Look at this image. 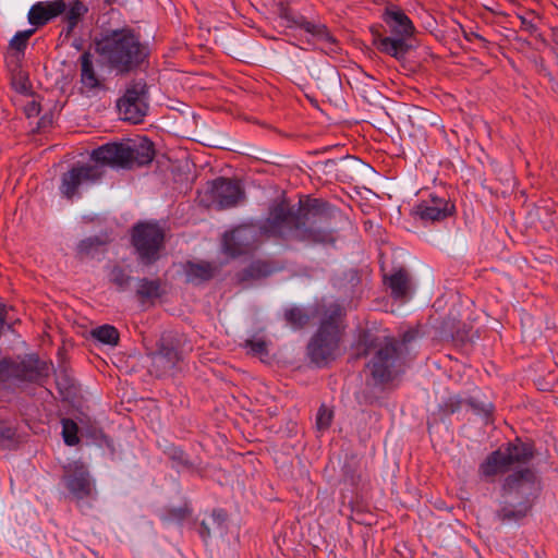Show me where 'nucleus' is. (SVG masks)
Wrapping results in <instances>:
<instances>
[{
    "label": "nucleus",
    "instance_id": "nucleus-21",
    "mask_svg": "<svg viewBox=\"0 0 558 558\" xmlns=\"http://www.w3.org/2000/svg\"><path fill=\"white\" fill-rule=\"evenodd\" d=\"M110 242L107 234L93 235L80 241L76 247L80 257H94Z\"/></svg>",
    "mask_w": 558,
    "mask_h": 558
},
{
    "label": "nucleus",
    "instance_id": "nucleus-26",
    "mask_svg": "<svg viewBox=\"0 0 558 558\" xmlns=\"http://www.w3.org/2000/svg\"><path fill=\"white\" fill-rule=\"evenodd\" d=\"M86 12L87 7L80 0H74L71 3L66 12V21L69 25L68 32H71L77 25L78 21Z\"/></svg>",
    "mask_w": 558,
    "mask_h": 558
},
{
    "label": "nucleus",
    "instance_id": "nucleus-18",
    "mask_svg": "<svg viewBox=\"0 0 558 558\" xmlns=\"http://www.w3.org/2000/svg\"><path fill=\"white\" fill-rule=\"evenodd\" d=\"M218 267L209 262H186L184 265V274L186 277V281L199 284L202 282L208 281L216 275Z\"/></svg>",
    "mask_w": 558,
    "mask_h": 558
},
{
    "label": "nucleus",
    "instance_id": "nucleus-7",
    "mask_svg": "<svg viewBox=\"0 0 558 558\" xmlns=\"http://www.w3.org/2000/svg\"><path fill=\"white\" fill-rule=\"evenodd\" d=\"M279 17L284 22L287 28L304 31L308 36L302 43L314 46L315 43L323 44V49L336 52L338 49L336 38L330 34L326 25L306 20L300 13L280 4Z\"/></svg>",
    "mask_w": 558,
    "mask_h": 558
},
{
    "label": "nucleus",
    "instance_id": "nucleus-19",
    "mask_svg": "<svg viewBox=\"0 0 558 558\" xmlns=\"http://www.w3.org/2000/svg\"><path fill=\"white\" fill-rule=\"evenodd\" d=\"M81 64V83L88 92L101 88V81L96 73L93 62V54L89 51H84L80 57Z\"/></svg>",
    "mask_w": 558,
    "mask_h": 558
},
{
    "label": "nucleus",
    "instance_id": "nucleus-4",
    "mask_svg": "<svg viewBox=\"0 0 558 558\" xmlns=\"http://www.w3.org/2000/svg\"><path fill=\"white\" fill-rule=\"evenodd\" d=\"M341 315L342 308L338 304L330 305L307 343V356L317 367H326L339 355L341 331L338 320Z\"/></svg>",
    "mask_w": 558,
    "mask_h": 558
},
{
    "label": "nucleus",
    "instance_id": "nucleus-29",
    "mask_svg": "<svg viewBox=\"0 0 558 558\" xmlns=\"http://www.w3.org/2000/svg\"><path fill=\"white\" fill-rule=\"evenodd\" d=\"M160 283L158 280L141 279L137 288V295L143 299L159 296Z\"/></svg>",
    "mask_w": 558,
    "mask_h": 558
},
{
    "label": "nucleus",
    "instance_id": "nucleus-16",
    "mask_svg": "<svg viewBox=\"0 0 558 558\" xmlns=\"http://www.w3.org/2000/svg\"><path fill=\"white\" fill-rule=\"evenodd\" d=\"M149 356L158 376L171 373L182 360L179 342L171 336H162L157 342V350Z\"/></svg>",
    "mask_w": 558,
    "mask_h": 558
},
{
    "label": "nucleus",
    "instance_id": "nucleus-43",
    "mask_svg": "<svg viewBox=\"0 0 558 558\" xmlns=\"http://www.w3.org/2000/svg\"><path fill=\"white\" fill-rule=\"evenodd\" d=\"M335 163H336V162H335V160H332V159H328V160H326V162H325V167H332V166H335Z\"/></svg>",
    "mask_w": 558,
    "mask_h": 558
},
{
    "label": "nucleus",
    "instance_id": "nucleus-34",
    "mask_svg": "<svg viewBox=\"0 0 558 558\" xmlns=\"http://www.w3.org/2000/svg\"><path fill=\"white\" fill-rule=\"evenodd\" d=\"M464 400L459 396H450L447 400L444 401L441 408L445 413L453 414L461 410Z\"/></svg>",
    "mask_w": 558,
    "mask_h": 558
},
{
    "label": "nucleus",
    "instance_id": "nucleus-23",
    "mask_svg": "<svg viewBox=\"0 0 558 558\" xmlns=\"http://www.w3.org/2000/svg\"><path fill=\"white\" fill-rule=\"evenodd\" d=\"M92 337L104 344L117 345L119 342V331L114 326L102 325L94 328Z\"/></svg>",
    "mask_w": 558,
    "mask_h": 558
},
{
    "label": "nucleus",
    "instance_id": "nucleus-36",
    "mask_svg": "<svg viewBox=\"0 0 558 558\" xmlns=\"http://www.w3.org/2000/svg\"><path fill=\"white\" fill-rule=\"evenodd\" d=\"M13 383L11 357L0 360V384Z\"/></svg>",
    "mask_w": 558,
    "mask_h": 558
},
{
    "label": "nucleus",
    "instance_id": "nucleus-32",
    "mask_svg": "<svg viewBox=\"0 0 558 558\" xmlns=\"http://www.w3.org/2000/svg\"><path fill=\"white\" fill-rule=\"evenodd\" d=\"M35 33V29H26L23 32H17L10 41V47L15 49L19 52L25 50L27 46V41L31 36Z\"/></svg>",
    "mask_w": 558,
    "mask_h": 558
},
{
    "label": "nucleus",
    "instance_id": "nucleus-39",
    "mask_svg": "<svg viewBox=\"0 0 558 558\" xmlns=\"http://www.w3.org/2000/svg\"><path fill=\"white\" fill-rule=\"evenodd\" d=\"M11 330L12 326L7 322V308L0 304V337L3 335L4 329Z\"/></svg>",
    "mask_w": 558,
    "mask_h": 558
},
{
    "label": "nucleus",
    "instance_id": "nucleus-13",
    "mask_svg": "<svg viewBox=\"0 0 558 558\" xmlns=\"http://www.w3.org/2000/svg\"><path fill=\"white\" fill-rule=\"evenodd\" d=\"M456 213L454 203L447 196L429 194L412 208V216L423 223L442 221Z\"/></svg>",
    "mask_w": 558,
    "mask_h": 558
},
{
    "label": "nucleus",
    "instance_id": "nucleus-11",
    "mask_svg": "<svg viewBox=\"0 0 558 558\" xmlns=\"http://www.w3.org/2000/svg\"><path fill=\"white\" fill-rule=\"evenodd\" d=\"M104 172L99 165L75 163L62 174L60 192L64 197L72 199L81 186L98 183Z\"/></svg>",
    "mask_w": 558,
    "mask_h": 558
},
{
    "label": "nucleus",
    "instance_id": "nucleus-9",
    "mask_svg": "<svg viewBox=\"0 0 558 558\" xmlns=\"http://www.w3.org/2000/svg\"><path fill=\"white\" fill-rule=\"evenodd\" d=\"M163 241L165 233L158 223L138 222L132 229L131 242L138 260L144 265H151L159 259Z\"/></svg>",
    "mask_w": 558,
    "mask_h": 558
},
{
    "label": "nucleus",
    "instance_id": "nucleus-27",
    "mask_svg": "<svg viewBox=\"0 0 558 558\" xmlns=\"http://www.w3.org/2000/svg\"><path fill=\"white\" fill-rule=\"evenodd\" d=\"M155 151L151 144L142 145L138 148H132V167L134 165L144 166L154 159Z\"/></svg>",
    "mask_w": 558,
    "mask_h": 558
},
{
    "label": "nucleus",
    "instance_id": "nucleus-10",
    "mask_svg": "<svg viewBox=\"0 0 558 558\" xmlns=\"http://www.w3.org/2000/svg\"><path fill=\"white\" fill-rule=\"evenodd\" d=\"M205 196L208 199L201 201L205 206L222 210L241 204L245 199V192L239 181L220 177L211 181Z\"/></svg>",
    "mask_w": 558,
    "mask_h": 558
},
{
    "label": "nucleus",
    "instance_id": "nucleus-37",
    "mask_svg": "<svg viewBox=\"0 0 558 558\" xmlns=\"http://www.w3.org/2000/svg\"><path fill=\"white\" fill-rule=\"evenodd\" d=\"M245 348L250 349L255 355H262L267 352L266 342L263 339H248L245 341Z\"/></svg>",
    "mask_w": 558,
    "mask_h": 558
},
{
    "label": "nucleus",
    "instance_id": "nucleus-38",
    "mask_svg": "<svg viewBox=\"0 0 558 558\" xmlns=\"http://www.w3.org/2000/svg\"><path fill=\"white\" fill-rule=\"evenodd\" d=\"M417 335H418V331L414 330V329H410V330L405 331L402 335L401 342H399V350L401 351V347H405L408 343L415 340Z\"/></svg>",
    "mask_w": 558,
    "mask_h": 558
},
{
    "label": "nucleus",
    "instance_id": "nucleus-22",
    "mask_svg": "<svg viewBox=\"0 0 558 558\" xmlns=\"http://www.w3.org/2000/svg\"><path fill=\"white\" fill-rule=\"evenodd\" d=\"M387 283L395 299L404 298L410 286L409 275L404 269H399L387 278Z\"/></svg>",
    "mask_w": 558,
    "mask_h": 558
},
{
    "label": "nucleus",
    "instance_id": "nucleus-15",
    "mask_svg": "<svg viewBox=\"0 0 558 558\" xmlns=\"http://www.w3.org/2000/svg\"><path fill=\"white\" fill-rule=\"evenodd\" d=\"M94 165H99L101 169L105 166L117 169L132 168V147L123 143H108L90 154Z\"/></svg>",
    "mask_w": 558,
    "mask_h": 558
},
{
    "label": "nucleus",
    "instance_id": "nucleus-5",
    "mask_svg": "<svg viewBox=\"0 0 558 558\" xmlns=\"http://www.w3.org/2000/svg\"><path fill=\"white\" fill-rule=\"evenodd\" d=\"M383 20L389 27L391 36L374 35V45L377 49L397 60H403L412 45L408 39L414 33V25L404 11L396 5L389 4L385 8Z\"/></svg>",
    "mask_w": 558,
    "mask_h": 558
},
{
    "label": "nucleus",
    "instance_id": "nucleus-20",
    "mask_svg": "<svg viewBox=\"0 0 558 558\" xmlns=\"http://www.w3.org/2000/svg\"><path fill=\"white\" fill-rule=\"evenodd\" d=\"M227 513L222 509H215L211 514L204 519L198 529L203 541H207L211 534H223L226 530Z\"/></svg>",
    "mask_w": 558,
    "mask_h": 558
},
{
    "label": "nucleus",
    "instance_id": "nucleus-12",
    "mask_svg": "<svg viewBox=\"0 0 558 558\" xmlns=\"http://www.w3.org/2000/svg\"><path fill=\"white\" fill-rule=\"evenodd\" d=\"M51 366L35 353L11 357L13 383L40 384L48 378Z\"/></svg>",
    "mask_w": 558,
    "mask_h": 558
},
{
    "label": "nucleus",
    "instance_id": "nucleus-28",
    "mask_svg": "<svg viewBox=\"0 0 558 558\" xmlns=\"http://www.w3.org/2000/svg\"><path fill=\"white\" fill-rule=\"evenodd\" d=\"M78 426L71 418L62 420V437L68 446H76L80 442V438L77 436Z\"/></svg>",
    "mask_w": 558,
    "mask_h": 558
},
{
    "label": "nucleus",
    "instance_id": "nucleus-1",
    "mask_svg": "<svg viewBox=\"0 0 558 558\" xmlns=\"http://www.w3.org/2000/svg\"><path fill=\"white\" fill-rule=\"evenodd\" d=\"M323 205L315 199L310 208L295 210L286 201L276 202L269 207L268 217L262 223L248 222L226 232L223 250L232 257L248 254L259 246L263 238L305 244H332L336 241L335 229L322 210Z\"/></svg>",
    "mask_w": 558,
    "mask_h": 558
},
{
    "label": "nucleus",
    "instance_id": "nucleus-2",
    "mask_svg": "<svg viewBox=\"0 0 558 558\" xmlns=\"http://www.w3.org/2000/svg\"><path fill=\"white\" fill-rule=\"evenodd\" d=\"M533 456L531 445L517 440L490 452L478 466L481 478L487 482L507 474L500 482L494 511V518L501 524L524 520L542 493L543 482L536 470L520 468Z\"/></svg>",
    "mask_w": 558,
    "mask_h": 558
},
{
    "label": "nucleus",
    "instance_id": "nucleus-3",
    "mask_svg": "<svg viewBox=\"0 0 558 558\" xmlns=\"http://www.w3.org/2000/svg\"><path fill=\"white\" fill-rule=\"evenodd\" d=\"M95 50L107 66L120 75L137 70L149 56L147 45L131 27L107 31L96 39Z\"/></svg>",
    "mask_w": 558,
    "mask_h": 558
},
{
    "label": "nucleus",
    "instance_id": "nucleus-33",
    "mask_svg": "<svg viewBox=\"0 0 558 558\" xmlns=\"http://www.w3.org/2000/svg\"><path fill=\"white\" fill-rule=\"evenodd\" d=\"M333 413L331 410L326 408L325 405H322L318 409L317 415H316V426L319 430H326L332 421Z\"/></svg>",
    "mask_w": 558,
    "mask_h": 558
},
{
    "label": "nucleus",
    "instance_id": "nucleus-8",
    "mask_svg": "<svg viewBox=\"0 0 558 558\" xmlns=\"http://www.w3.org/2000/svg\"><path fill=\"white\" fill-rule=\"evenodd\" d=\"M119 116L123 121L137 124L143 122L149 109V89L144 80L131 81L117 100Z\"/></svg>",
    "mask_w": 558,
    "mask_h": 558
},
{
    "label": "nucleus",
    "instance_id": "nucleus-44",
    "mask_svg": "<svg viewBox=\"0 0 558 558\" xmlns=\"http://www.w3.org/2000/svg\"><path fill=\"white\" fill-rule=\"evenodd\" d=\"M116 1H117V0H107V2H109V3H113V2H116Z\"/></svg>",
    "mask_w": 558,
    "mask_h": 558
},
{
    "label": "nucleus",
    "instance_id": "nucleus-40",
    "mask_svg": "<svg viewBox=\"0 0 558 558\" xmlns=\"http://www.w3.org/2000/svg\"><path fill=\"white\" fill-rule=\"evenodd\" d=\"M57 385H58L60 391H62L63 389L70 388L72 384H71V379L69 378V376L63 374L62 376L57 377Z\"/></svg>",
    "mask_w": 558,
    "mask_h": 558
},
{
    "label": "nucleus",
    "instance_id": "nucleus-17",
    "mask_svg": "<svg viewBox=\"0 0 558 558\" xmlns=\"http://www.w3.org/2000/svg\"><path fill=\"white\" fill-rule=\"evenodd\" d=\"M63 0L37 2L28 11L29 24L39 27L46 25L51 19L65 11Z\"/></svg>",
    "mask_w": 558,
    "mask_h": 558
},
{
    "label": "nucleus",
    "instance_id": "nucleus-41",
    "mask_svg": "<svg viewBox=\"0 0 558 558\" xmlns=\"http://www.w3.org/2000/svg\"><path fill=\"white\" fill-rule=\"evenodd\" d=\"M15 437V430L11 427H7L1 430L0 439L13 440Z\"/></svg>",
    "mask_w": 558,
    "mask_h": 558
},
{
    "label": "nucleus",
    "instance_id": "nucleus-6",
    "mask_svg": "<svg viewBox=\"0 0 558 558\" xmlns=\"http://www.w3.org/2000/svg\"><path fill=\"white\" fill-rule=\"evenodd\" d=\"M372 350L373 356L366 366L375 384H386L395 379L402 366L399 341L385 338L373 343Z\"/></svg>",
    "mask_w": 558,
    "mask_h": 558
},
{
    "label": "nucleus",
    "instance_id": "nucleus-30",
    "mask_svg": "<svg viewBox=\"0 0 558 558\" xmlns=\"http://www.w3.org/2000/svg\"><path fill=\"white\" fill-rule=\"evenodd\" d=\"M272 272L271 266L262 260H257L252 263L246 269H245V276L252 279H260L268 277Z\"/></svg>",
    "mask_w": 558,
    "mask_h": 558
},
{
    "label": "nucleus",
    "instance_id": "nucleus-42",
    "mask_svg": "<svg viewBox=\"0 0 558 558\" xmlns=\"http://www.w3.org/2000/svg\"><path fill=\"white\" fill-rule=\"evenodd\" d=\"M468 404L472 407L474 410H476L478 413H483L485 416H487L490 413V404L483 407L482 409H477L473 401H468Z\"/></svg>",
    "mask_w": 558,
    "mask_h": 558
},
{
    "label": "nucleus",
    "instance_id": "nucleus-35",
    "mask_svg": "<svg viewBox=\"0 0 558 558\" xmlns=\"http://www.w3.org/2000/svg\"><path fill=\"white\" fill-rule=\"evenodd\" d=\"M170 458L172 461L177 462L178 466H182L184 469L193 468V463L189 460L187 454L180 448H172L170 451Z\"/></svg>",
    "mask_w": 558,
    "mask_h": 558
},
{
    "label": "nucleus",
    "instance_id": "nucleus-25",
    "mask_svg": "<svg viewBox=\"0 0 558 558\" xmlns=\"http://www.w3.org/2000/svg\"><path fill=\"white\" fill-rule=\"evenodd\" d=\"M109 280L119 291H125L131 283L132 277L120 266H113L109 272Z\"/></svg>",
    "mask_w": 558,
    "mask_h": 558
},
{
    "label": "nucleus",
    "instance_id": "nucleus-14",
    "mask_svg": "<svg viewBox=\"0 0 558 558\" xmlns=\"http://www.w3.org/2000/svg\"><path fill=\"white\" fill-rule=\"evenodd\" d=\"M63 470L64 474L62 481L81 507V502L84 499L93 498L95 495V487L89 472L86 466L80 462L70 463L65 465Z\"/></svg>",
    "mask_w": 558,
    "mask_h": 558
},
{
    "label": "nucleus",
    "instance_id": "nucleus-31",
    "mask_svg": "<svg viewBox=\"0 0 558 558\" xmlns=\"http://www.w3.org/2000/svg\"><path fill=\"white\" fill-rule=\"evenodd\" d=\"M12 85L16 92L22 94L27 93L31 87L27 73L19 66L12 72Z\"/></svg>",
    "mask_w": 558,
    "mask_h": 558
},
{
    "label": "nucleus",
    "instance_id": "nucleus-24",
    "mask_svg": "<svg viewBox=\"0 0 558 558\" xmlns=\"http://www.w3.org/2000/svg\"><path fill=\"white\" fill-rule=\"evenodd\" d=\"M284 318L293 328L300 329L308 324L311 315L304 308L295 306L286 310Z\"/></svg>",
    "mask_w": 558,
    "mask_h": 558
}]
</instances>
